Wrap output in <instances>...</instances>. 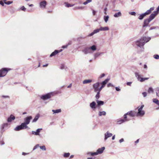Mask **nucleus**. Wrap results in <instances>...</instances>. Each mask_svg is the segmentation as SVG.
<instances>
[{"instance_id": "obj_1", "label": "nucleus", "mask_w": 159, "mask_h": 159, "mask_svg": "<svg viewBox=\"0 0 159 159\" xmlns=\"http://www.w3.org/2000/svg\"><path fill=\"white\" fill-rule=\"evenodd\" d=\"M151 39L150 37L143 36L139 40H138L136 42V44L137 46L141 48L143 47L145 43L148 42Z\"/></svg>"}, {"instance_id": "obj_2", "label": "nucleus", "mask_w": 159, "mask_h": 159, "mask_svg": "<svg viewBox=\"0 0 159 159\" xmlns=\"http://www.w3.org/2000/svg\"><path fill=\"white\" fill-rule=\"evenodd\" d=\"M154 15H155L154 14H151L148 18L144 20L143 24V27H147L148 26L149 24L151 21L155 17H154Z\"/></svg>"}, {"instance_id": "obj_3", "label": "nucleus", "mask_w": 159, "mask_h": 159, "mask_svg": "<svg viewBox=\"0 0 159 159\" xmlns=\"http://www.w3.org/2000/svg\"><path fill=\"white\" fill-rule=\"evenodd\" d=\"M53 96V93L51 92L41 96L40 98L43 100H46L50 98Z\"/></svg>"}, {"instance_id": "obj_4", "label": "nucleus", "mask_w": 159, "mask_h": 159, "mask_svg": "<svg viewBox=\"0 0 159 159\" xmlns=\"http://www.w3.org/2000/svg\"><path fill=\"white\" fill-rule=\"evenodd\" d=\"M10 70V69L4 68L0 70V77H3L5 76L8 71Z\"/></svg>"}, {"instance_id": "obj_5", "label": "nucleus", "mask_w": 159, "mask_h": 159, "mask_svg": "<svg viewBox=\"0 0 159 159\" xmlns=\"http://www.w3.org/2000/svg\"><path fill=\"white\" fill-rule=\"evenodd\" d=\"M135 76L137 77L138 81L143 82L145 80H148L149 79V78H141L140 76V75H139V73L138 72H136L135 73Z\"/></svg>"}, {"instance_id": "obj_6", "label": "nucleus", "mask_w": 159, "mask_h": 159, "mask_svg": "<svg viewBox=\"0 0 159 159\" xmlns=\"http://www.w3.org/2000/svg\"><path fill=\"white\" fill-rule=\"evenodd\" d=\"M127 115H128L131 117H134L136 116V112L134 111H130L124 115V118L126 119L127 118Z\"/></svg>"}, {"instance_id": "obj_7", "label": "nucleus", "mask_w": 159, "mask_h": 159, "mask_svg": "<svg viewBox=\"0 0 159 159\" xmlns=\"http://www.w3.org/2000/svg\"><path fill=\"white\" fill-rule=\"evenodd\" d=\"M32 116H30L26 117L25 119V122L22 123L27 127L28 128V126L27 125L29 124L30 122V120L32 119Z\"/></svg>"}, {"instance_id": "obj_8", "label": "nucleus", "mask_w": 159, "mask_h": 159, "mask_svg": "<svg viewBox=\"0 0 159 159\" xmlns=\"http://www.w3.org/2000/svg\"><path fill=\"white\" fill-rule=\"evenodd\" d=\"M27 127L22 123L20 125L17 126L15 129L14 130L16 131L27 129Z\"/></svg>"}, {"instance_id": "obj_9", "label": "nucleus", "mask_w": 159, "mask_h": 159, "mask_svg": "<svg viewBox=\"0 0 159 159\" xmlns=\"http://www.w3.org/2000/svg\"><path fill=\"white\" fill-rule=\"evenodd\" d=\"M145 114V111L143 109H138V112L137 113L136 112V116H137L142 117Z\"/></svg>"}, {"instance_id": "obj_10", "label": "nucleus", "mask_w": 159, "mask_h": 159, "mask_svg": "<svg viewBox=\"0 0 159 159\" xmlns=\"http://www.w3.org/2000/svg\"><path fill=\"white\" fill-rule=\"evenodd\" d=\"M39 7L42 9H44L46 8L47 5V2L46 1H43L39 3Z\"/></svg>"}, {"instance_id": "obj_11", "label": "nucleus", "mask_w": 159, "mask_h": 159, "mask_svg": "<svg viewBox=\"0 0 159 159\" xmlns=\"http://www.w3.org/2000/svg\"><path fill=\"white\" fill-rule=\"evenodd\" d=\"M100 83L99 82H97L93 85V88L94 92H98Z\"/></svg>"}, {"instance_id": "obj_12", "label": "nucleus", "mask_w": 159, "mask_h": 159, "mask_svg": "<svg viewBox=\"0 0 159 159\" xmlns=\"http://www.w3.org/2000/svg\"><path fill=\"white\" fill-rule=\"evenodd\" d=\"M112 135V134L107 131L104 134L105 137L104 140L106 141L108 138L111 137Z\"/></svg>"}, {"instance_id": "obj_13", "label": "nucleus", "mask_w": 159, "mask_h": 159, "mask_svg": "<svg viewBox=\"0 0 159 159\" xmlns=\"http://www.w3.org/2000/svg\"><path fill=\"white\" fill-rule=\"evenodd\" d=\"M8 124L7 123H5L2 125L1 130L4 131L5 129L8 128Z\"/></svg>"}, {"instance_id": "obj_14", "label": "nucleus", "mask_w": 159, "mask_h": 159, "mask_svg": "<svg viewBox=\"0 0 159 159\" xmlns=\"http://www.w3.org/2000/svg\"><path fill=\"white\" fill-rule=\"evenodd\" d=\"M82 51L85 54H87L91 52V50H90L89 47L85 48L82 50Z\"/></svg>"}, {"instance_id": "obj_15", "label": "nucleus", "mask_w": 159, "mask_h": 159, "mask_svg": "<svg viewBox=\"0 0 159 159\" xmlns=\"http://www.w3.org/2000/svg\"><path fill=\"white\" fill-rule=\"evenodd\" d=\"M42 129V128L38 129L36 130V131H32V134L36 135H39V132Z\"/></svg>"}, {"instance_id": "obj_16", "label": "nucleus", "mask_w": 159, "mask_h": 159, "mask_svg": "<svg viewBox=\"0 0 159 159\" xmlns=\"http://www.w3.org/2000/svg\"><path fill=\"white\" fill-rule=\"evenodd\" d=\"M90 107L93 110L96 108V103L94 101H93L90 104Z\"/></svg>"}, {"instance_id": "obj_17", "label": "nucleus", "mask_w": 159, "mask_h": 159, "mask_svg": "<svg viewBox=\"0 0 159 159\" xmlns=\"http://www.w3.org/2000/svg\"><path fill=\"white\" fill-rule=\"evenodd\" d=\"M105 149V147H102L101 148H98L97 151V152H96L97 154V155L98 154H101L103 152V151Z\"/></svg>"}, {"instance_id": "obj_18", "label": "nucleus", "mask_w": 159, "mask_h": 159, "mask_svg": "<svg viewBox=\"0 0 159 159\" xmlns=\"http://www.w3.org/2000/svg\"><path fill=\"white\" fill-rule=\"evenodd\" d=\"M15 117L14 116L12 115H11L10 117L7 119V121L8 122H11L12 120L15 119Z\"/></svg>"}, {"instance_id": "obj_19", "label": "nucleus", "mask_w": 159, "mask_h": 159, "mask_svg": "<svg viewBox=\"0 0 159 159\" xmlns=\"http://www.w3.org/2000/svg\"><path fill=\"white\" fill-rule=\"evenodd\" d=\"M154 9V7H152L150 8L149 10H148L144 14L146 16L149 15L151 13V11H153Z\"/></svg>"}, {"instance_id": "obj_20", "label": "nucleus", "mask_w": 159, "mask_h": 159, "mask_svg": "<svg viewBox=\"0 0 159 159\" xmlns=\"http://www.w3.org/2000/svg\"><path fill=\"white\" fill-rule=\"evenodd\" d=\"M110 79H107L105 80L104 81H102L101 84H102V86H103L104 87L105 85L107 84V83L108 82L109 80Z\"/></svg>"}, {"instance_id": "obj_21", "label": "nucleus", "mask_w": 159, "mask_h": 159, "mask_svg": "<svg viewBox=\"0 0 159 159\" xmlns=\"http://www.w3.org/2000/svg\"><path fill=\"white\" fill-rule=\"evenodd\" d=\"M129 120V119H121L120 120H118L117 121V123L118 124H120L121 123H124L125 121H128Z\"/></svg>"}, {"instance_id": "obj_22", "label": "nucleus", "mask_w": 159, "mask_h": 159, "mask_svg": "<svg viewBox=\"0 0 159 159\" xmlns=\"http://www.w3.org/2000/svg\"><path fill=\"white\" fill-rule=\"evenodd\" d=\"M104 53L103 52H97V53H96L94 56V58L95 59L97 57H99L101 55V54H103Z\"/></svg>"}, {"instance_id": "obj_23", "label": "nucleus", "mask_w": 159, "mask_h": 159, "mask_svg": "<svg viewBox=\"0 0 159 159\" xmlns=\"http://www.w3.org/2000/svg\"><path fill=\"white\" fill-rule=\"evenodd\" d=\"M100 31H107L109 30V28L108 27L106 26L105 27H100Z\"/></svg>"}, {"instance_id": "obj_24", "label": "nucleus", "mask_w": 159, "mask_h": 159, "mask_svg": "<svg viewBox=\"0 0 159 159\" xmlns=\"http://www.w3.org/2000/svg\"><path fill=\"white\" fill-rule=\"evenodd\" d=\"M106 114V112L104 111H99L98 112V115L99 116H105Z\"/></svg>"}, {"instance_id": "obj_25", "label": "nucleus", "mask_w": 159, "mask_h": 159, "mask_svg": "<svg viewBox=\"0 0 159 159\" xmlns=\"http://www.w3.org/2000/svg\"><path fill=\"white\" fill-rule=\"evenodd\" d=\"M96 102L98 106L102 105L104 104V102L103 101H99L98 100H96Z\"/></svg>"}, {"instance_id": "obj_26", "label": "nucleus", "mask_w": 159, "mask_h": 159, "mask_svg": "<svg viewBox=\"0 0 159 159\" xmlns=\"http://www.w3.org/2000/svg\"><path fill=\"white\" fill-rule=\"evenodd\" d=\"M121 13L120 11H119L118 13H116L114 15V16L115 17H118L121 16Z\"/></svg>"}, {"instance_id": "obj_27", "label": "nucleus", "mask_w": 159, "mask_h": 159, "mask_svg": "<svg viewBox=\"0 0 159 159\" xmlns=\"http://www.w3.org/2000/svg\"><path fill=\"white\" fill-rule=\"evenodd\" d=\"M58 50H56L53 52L50 55V57H52L53 56L56 55L58 53Z\"/></svg>"}, {"instance_id": "obj_28", "label": "nucleus", "mask_w": 159, "mask_h": 159, "mask_svg": "<svg viewBox=\"0 0 159 159\" xmlns=\"http://www.w3.org/2000/svg\"><path fill=\"white\" fill-rule=\"evenodd\" d=\"M92 82V80H84L83 82V83L84 84H88Z\"/></svg>"}, {"instance_id": "obj_29", "label": "nucleus", "mask_w": 159, "mask_h": 159, "mask_svg": "<svg viewBox=\"0 0 159 159\" xmlns=\"http://www.w3.org/2000/svg\"><path fill=\"white\" fill-rule=\"evenodd\" d=\"M146 16L144 13L141 14L138 17V19L140 20H142Z\"/></svg>"}, {"instance_id": "obj_30", "label": "nucleus", "mask_w": 159, "mask_h": 159, "mask_svg": "<svg viewBox=\"0 0 159 159\" xmlns=\"http://www.w3.org/2000/svg\"><path fill=\"white\" fill-rule=\"evenodd\" d=\"M159 11V6L157 8V11H155L153 12L152 14H153L154 15V17H155L157 15Z\"/></svg>"}, {"instance_id": "obj_31", "label": "nucleus", "mask_w": 159, "mask_h": 159, "mask_svg": "<svg viewBox=\"0 0 159 159\" xmlns=\"http://www.w3.org/2000/svg\"><path fill=\"white\" fill-rule=\"evenodd\" d=\"M39 117V114H38L37 115H36V116H35V118L32 121V122H36L38 120Z\"/></svg>"}, {"instance_id": "obj_32", "label": "nucleus", "mask_w": 159, "mask_h": 159, "mask_svg": "<svg viewBox=\"0 0 159 159\" xmlns=\"http://www.w3.org/2000/svg\"><path fill=\"white\" fill-rule=\"evenodd\" d=\"M152 102L157 105H159V101L157 98H153L152 99Z\"/></svg>"}, {"instance_id": "obj_33", "label": "nucleus", "mask_w": 159, "mask_h": 159, "mask_svg": "<svg viewBox=\"0 0 159 159\" xmlns=\"http://www.w3.org/2000/svg\"><path fill=\"white\" fill-rule=\"evenodd\" d=\"M90 50H92L93 51H94L96 50L97 49L95 45H93L92 46L90 47H89Z\"/></svg>"}, {"instance_id": "obj_34", "label": "nucleus", "mask_w": 159, "mask_h": 159, "mask_svg": "<svg viewBox=\"0 0 159 159\" xmlns=\"http://www.w3.org/2000/svg\"><path fill=\"white\" fill-rule=\"evenodd\" d=\"M52 111L54 113H57L61 112V109H58L56 110H52Z\"/></svg>"}, {"instance_id": "obj_35", "label": "nucleus", "mask_w": 159, "mask_h": 159, "mask_svg": "<svg viewBox=\"0 0 159 159\" xmlns=\"http://www.w3.org/2000/svg\"><path fill=\"white\" fill-rule=\"evenodd\" d=\"M148 93H150L153 92V89L152 87H149L148 90Z\"/></svg>"}, {"instance_id": "obj_36", "label": "nucleus", "mask_w": 159, "mask_h": 159, "mask_svg": "<svg viewBox=\"0 0 159 159\" xmlns=\"http://www.w3.org/2000/svg\"><path fill=\"white\" fill-rule=\"evenodd\" d=\"M103 18L105 21L106 23L107 22L109 18V16H104Z\"/></svg>"}, {"instance_id": "obj_37", "label": "nucleus", "mask_w": 159, "mask_h": 159, "mask_svg": "<svg viewBox=\"0 0 159 159\" xmlns=\"http://www.w3.org/2000/svg\"><path fill=\"white\" fill-rule=\"evenodd\" d=\"M87 154L88 155H90L92 156H94V155H97V154L96 153V152H89L87 153Z\"/></svg>"}, {"instance_id": "obj_38", "label": "nucleus", "mask_w": 159, "mask_h": 159, "mask_svg": "<svg viewBox=\"0 0 159 159\" xmlns=\"http://www.w3.org/2000/svg\"><path fill=\"white\" fill-rule=\"evenodd\" d=\"M97 93L95 96V98L97 100H98L100 98V92L99 91L96 92Z\"/></svg>"}, {"instance_id": "obj_39", "label": "nucleus", "mask_w": 159, "mask_h": 159, "mask_svg": "<svg viewBox=\"0 0 159 159\" xmlns=\"http://www.w3.org/2000/svg\"><path fill=\"white\" fill-rule=\"evenodd\" d=\"M65 4L66 5V6L67 7H72L74 6V4L71 5L67 2H65Z\"/></svg>"}, {"instance_id": "obj_40", "label": "nucleus", "mask_w": 159, "mask_h": 159, "mask_svg": "<svg viewBox=\"0 0 159 159\" xmlns=\"http://www.w3.org/2000/svg\"><path fill=\"white\" fill-rule=\"evenodd\" d=\"M39 148L41 149L43 151H46V148L45 145H43L42 146H39Z\"/></svg>"}, {"instance_id": "obj_41", "label": "nucleus", "mask_w": 159, "mask_h": 159, "mask_svg": "<svg viewBox=\"0 0 159 159\" xmlns=\"http://www.w3.org/2000/svg\"><path fill=\"white\" fill-rule=\"evenodd\" d=\"M70 155V153H64L63 156L64 157H68Z\"/></svg>"}, {"instance_id": "obj_42", "label": "nucleus", "mask_w": 159, "mask_h": 159, "mask_svg": "<svg viewBox=\"0 0 159 159\" xmlns=\"http://www.w3.org/2000/svg\"><path fill=\"white\" fill-rule=\"evenodd\" d=\"M99 30H100V28L97 29H96L94 30L93 31L94 33V34H96V33L99 32L100 31Z\"/></svg>"}, {"instance_id": "obj_43", "label": "nucleus", "mask_w": 159, "mask_h": 159, "mask_svg": "<svg viewBox=\"0 0 159 159\" xmlns=\"http://www.w3.org/2000/svg\"><path fill=\"white\" fill-rule=\"evenodd\" d=\"M39 147V144H37L36 145H35L33 148V150L34 151L37 148H38Z\"/></svg>"}, {"instance_id": "obj_44", "label": "nucleus", "mask_w": 159, "mask_h": 159, "mask_svg": "<svg viewBox=\"0 0 159 159\" xmlns=\"http://www.w3.org/2000/svg\"><path fill=\"white\" fill-rule=\"evenodd\" d=\"M153 57L156 59H159V55L158 54H155L153 55Z\"/></svg>"}, {"instance_id": "obj_45", "label": "nucleus", "mask_w": 159, "mask_h": 159, "mask_svg": "<svg viewBox=\"0 0 159 159\" xmlns=\"http://www.w3.org/2000/svg\"><path fill=\"white\" fill-rule=\"evenodd\" d=\"M13 3V1H9L7 2H5L4 3L7 4V5H9Z\"/></svg>"}, {"instance_id": "obj_46", "label": "nucleus", "mask_w": 159, "mask_h": 159, "mask_svg": "<svg viewBox=\"0 0 159 159\" xmlns=\"http://www.w3.org/2000/svg\"><path fill=\"white\" fill-rule=\"evenodd\" d=\"M129 14H130L131 15L134 16H135L136 14V12L134 11H132V12H129Z\"/></svg>"}, {"instance_id": "obj_47", "label": "nucleus", "mask_w": 159, "mask_h": 159, "mask_svg": "<svg viewBox=\"0 0 159 159\" xmlns=\"http://www.w3.org/2000/svg\"><path fill=\"white\" fill-rule=\"evenodd\" d=\"M84 8L83 7H75V9H82Z\"/></svg>"}, {"instance_id": "obj_48", "label": "nucleus", "mask_w": 159, "mask_h": 159, "mask_svg": "<svg viewBox=\"0 0 159 159\" xmlns=\"http://www.w3.org/2000/svg\"><path fill=\"white\" fill-rule=\"evenodd\" d=\"M142 94L143 95L144 97H146L147 95V93L146 92H143L142 93Z\"/></svg>"}, {"instance_id": "obj_49", "label": "nucleus", "mask_w": 159, "mask_h": 159, "mask_svg": "<svg viewBox=\"0 0 159 159\" xmlns=\"http://www.w3.org/2000/svg\"><path fill=\"white\" fill-rule=\"evenodd\" d=\"M60 68L61 69H65V66L64 64H61L60 67Z\"/></svg>"}, {"instance_id": "obj_50", "label": "nucleus", "mask_w": 159, "mask_h": 159, "mask_svg": "<svg viewBox=\"0 0 159 159\" xmlns=\"http://www.w3.org/2000/svg\"><path fill=\"white\" fill-rule=\"evenodd\" d=\"M107 86L108 87H111V86L114 87L113 85V84H112L111 83H109V84H107Z\"/></svg>"}, {"instance_id": "obj_51", "label": "nucleus", "mask_w": 159, "mask_h": 159, "mask_svg": "<svg viewBox=\"0 0 159 159\" xmlns=\"http://www.w3.org/2000/svg\"><path fill=\"white\" fill-rule=\"evenodd\" d=\"M105 75V74H104V73H103L99 77V78H102V77H104Z\"/></svg>"}, {"instance_id": "obj_52", "label": "nucleus", "mask_w": 159, "mask_h": 159, "mask_svg": "<svg viewBox=\"0 0 159 159\" xmlns=\"http://www.w3.org/2000/svg\"><path fill=\"white\" fill-rule=\"evenodd\" d=\"M21 9L22 11H25L26 10V8H25V7L24 6H23L21 7Z\"/></svg>"}, {"instance_id": "obj_53", "label": "nucleus", "mask_w": 159, "mask_h": 159, "mask_svg": "<svg viewBox=\"0 0 159 159\" xmlns=\"http://www.w3.org/2000/svg\"><path fill=\"white\" fill-rule=\"evenodd\" d=\"M103 88H104V87H103V86H101V87L100 88H99V89H98V91H99L100 92L102 90V89Z\"/></svg>"}, {"instance_id": "obj_54", "label": "nucleus", "mask_w": 159, "mask_h": 159, "mask_svg": "<svg viewBox=\"0 0 159 159\" xmlns=\"http://www.w3.org/2000/svg\"><path fill=\"white\" fill-rule=\"evenodd\" d=\"M144 105H142L141 106L139 107H138V109H143V108L144 107Z\"/></svg>"}, {"instance_id": "obj_55", "label": "nucleus", "mask_w": 159, "mask_h": 159, "mask_svg": "<svg viewBox=\"0 0 159 159\" xmlns=\"http://www.w3.org/2000/svg\"><path fill=\"white\" fill-rule=\"evenodd\" d=\"M115 89L116 91H119L120 90V89L118 87H116Z\"/></svg>"}, {"instance_id": "obj_56", "label": "nucleus", "mask_w": 159, "mask_h": 159, "mask_svg": "<svg viewBox=\"0 0 159 159\" xmlns=\"http://www.w3.org/2000/svg\"><path fill=\"white\" fill-rule=\"evenodd\" d=\"M107 10V8L106 7L104 9V13L105 14H107L106 11Z\"/></svg>"}, {"instance_id": "obj_57", "label": "nucleus", "mask_w": 159, "mask_h": 159, "mask_svg": "<svg viewBox=\"0 0 159 159\" xmlns=\"http://www.w3.org/2000/svg\"><path fill=\"white\" fill-rule=\"evenodd\" d=\"M68 46V45H63L62 46V48H66Z\"/></svg>"}, {"instance_id": "obj_58", "label": "nucleus", "mask_w": 159, "mask_h": 159, "mask_svg": "<svg viewBox=\"0 0 159 159\" xmlns=\"http://www.w3.org/2000/svg\"><path fill=\"white\" fill-rule=\"evenodd\" d=\"M132 84L131 82H128L127 83V85L128 86H131Z\"/></svg>"}, {"instance_id": "obj_59", "label": "nucleus", "mask_w": 159, "mask_h": 159, "mask_svg": "<svg viewBox=\"0 0 159 159\" xmlns=\"http://www.w3.org/2000/svg\"><path fill=\"white\" fill-rule=\"evenodd\" d=\"M94 34V33L93 32V31L92 33L89 34V36H91L93 35V34Z\"/></svg>"}, {"instance_id": "obj_60", "label": "nucleus", "mask_w": 159, "mask_h": 159, "mask_svg": "<svg viewBox=\"0 0 159 159\" xmlns=\"http://www.w3.org/2000/svg\"><path fill=\"white\" fill-rule=\"evenodd\" d=\"M156 28V26H154V27H151L150 28V30H152L153 29H155Z\"/></svg>"}, {"instance_id": "obj_61", "label": "nucleus", "mask_w": 159, "mask_h": 159, "mask_svg": "<svg viewBox=\"0 0 159 159\" xmlns=\"http://www.w3.org/2000/svg\"><path fill=\"white\" fill-rule=\"evenodd\" d=\"M0 4L2 6H4V3L2 1L0 0Z\"/></svg>"}, {"instance_id": "obj_62", "label": "nucleus", "mask_w": 159, "mask_h": 159, "mask_svg": "<svg viewBox=\"0 0 159 159\" xmlns=\"http://www.w3.org/2000/svg\"><path fill=\"white\" fill-rule=\"evenodd\" d=\"M92 12H93V15H95L96 14V11H94V10H93Z\"/></svg>"}, {"instance_id": "obj_63", "label": "nucleus", "mask_w": 159, "mask_h": 159, "mask_svg": "<svg viewBox=\"0 0 159 159\" xmlns=\"http://www.w3.org/2000/svg\"><path fill=\"white\" fill-rule=\"evenodd\" d=\"M124 141V139H121L119 140V142L120 143H121L123 142Z\"/></svg>"}, {"instance_id": "obj_64", "label": "nucleus", "mask_w": 159, "mask_h": 159, "mask_svg": "<svg viewBox=\"0 0 159 159\" xmlns=\"http://www.w3.org/2000/svg\"><path fill=\"white\" fill-rule=\"evenodd\" d=\"M156 92H157L158 93H159V88H157L156 89Z\"/></svg>"}]
</instances>
